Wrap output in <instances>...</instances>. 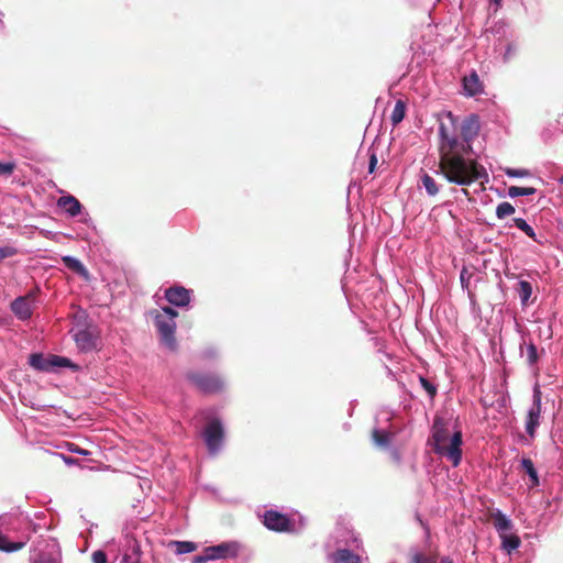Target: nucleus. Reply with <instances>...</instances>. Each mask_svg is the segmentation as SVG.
<instances>
[{
    "instance_id": "7",
    "label": "nucleus",
    "mask_w": 563,
    "mask_h": 563,
    "mask_svg": "<svg viewBox=\"0 0 563 563\" xmlns=\"http://www.w3.org/2000/svg\"><path fill=\"white\" fill-rule=\"evenodd\" d=\"M38 289L31 290L25 296H20L11 302V311L20 320H27L31 318L35 308V301Z\"/></svg>"
},
{
    "instance_id": "45",
    "label": "nucleus",
    "mask_w": 563,
    "mask_h": 563,
    "mask_svg": "<svg viewBox=\"0 0 563 563\" xmlns=\"http://www.w3.org/2000/svg\"><path fill=\"white\" fill-rule=\"evenodd\" d=\"M464 273H465V269H463L461 273V282L463 285H464V282L466 280V277H464Z\"/></svg>"
},
{
    "instance_id": "23",
    "label": "nucleus",
    "mask_w": 563,
    "mask_h": 563,
    "mask_svg": "<svg viewBox=\"0 0 563 563\" xmlns=\"http://www.w3.org/2000/svg\"><path fill=\"white\" fill-rule=\"evenodd\" d=\"M411 561L412 563H453L449 556H444L438 562L435 555L424 553H415Z\"/></svg>"
},
{
    "instance_id": "9",
    "label": "nucleus",
    "mask_w": 563,
    "mask_h": 563,
    "mask_svg": "<svg viewBox=\"0 0 563 563\" xmlns=\"http://www.w3.org/2000/svg\"><path fill=\"white\" fill-rule=\"evenodd\" d=\"M263 523L267 529L276 532H289L294 527L288 516L277 510H266L263 516Z\"/></svg>"
},
{
    "instance_id": "47",
    "label": "nucleus",
    "mask_w": 563,
    "mask_h": 563,
    "mask_svg": "<svg viewBox=\"0 0 563 563\" xmlns=\"http://www.w3.org/2000/svg\"><path fill=\"white\" fill-rule=\"evenodd\" d=\"M495 4L499 5L501 0H492Z\"/></svg>"
},
{
    "instance_id": "32",
    "label": "nucleus",
    "mask_w": 563,
    "mask_h": 563,
    "mask_svg": "<svg viewBox=\"0 0 563 563\" xmlns=\"http://www.w3.org/2000/svg\"><path fill=\"white\" fill-rule=\"evenodd\" d=\"M515 225L525 232L529 238L536 240V232L531 225L527 223V221L522 218H515L514 219Z\"/></svg>"
},
{
    "instance_id": "20",
    "label": "nucleus",
    "mask_w": 563,
    "mask_h": 563,
    "mask_svg": "<svg viewBox=\"0 0 563 563\" xmlns=\"http://www.w3.org/2000/svg\"><path fill=\"white\" fill-rule=\"evenodd\" d=\"M500 539L501 547L507 553H511L517 550L521 544L520 538L515 533H505L500 536Z\"/></svg>"
},
{
    "instance_id": "4",
    "label": "nucleus",
    "mask_w": 563,
    "mask_h": 563,
    "mask_svg": "<svg viewBox=\"0 0 563 563\" xmlns=\"http://www.w3.org/2000/svg\"><path fill=\"white\" fill-rule=\"evenodd\" d=\"M457 120L452 112H446L444 119L439 122V153L449 152L454 148H463L466 144L461 143L457 137Z\"/></svg>"
},
{
    "instance_id": "16",
    "label": "nucleus",
    "mask_w": 563,
    "mask_h": 563,
    "mask_svg": "<svg viewBox=\"0 0 563 563\" xmlns=\"http://www.w3.org/2000/svg\"><path fill=\"white\" fill-rule=\"evenodd\" d=\"M62 262L64 263V265L70 269L71 272L78 274L79 276H81L84 279L86 280H89L90 278V275H89V272L88 269L82 265V263L73 257V256H69V255H66V256H63L62 257Z\"/></svg>"
},
{
    "instance_id": "28",
    "label": "nucleus",
    "mask_w": 563,
    "mask_h": 563,
    "mask_svg": "<svg viewBox=\"0 0 563 563\" xmlns=\"http://www.w3.org/2000/svg\"><path fill=\"white\" fill-rule=\"evenodd\" d=\"M517 292L519 295V298L523 305H526L531 297L532 294V286L527 280H520L518 283Z\"/></svg>"
},
{
    "instance_id": "37",
    "label": "nucleus",
    "mask_w": 563,
    "mask_h": 563,
    "mask_svg": "<svg viewBox=\"0 0 563 563\" xmlns=\"http://www.w3.org/2000/svg\"><path fill=\"white\" fill-rule=\"evenodd\" d=\"M505 173L509 177H527L530 174L528 169H515V168H506Z\"/></svg>"
},
{
    "instance_id": "15",
    "label": "nucleus",
    "mask_w": 563,
    "mask_h": 563,
    "mask_svg": "<svg viewBox=\"0 0 563 563\" xmlns=\"http://www.w3.org/2000/svg\"><path fill=\"white\" fill-rule=\"evenodd\" d=\"M31 563H62V551L58 547L54 551H38L31 558Z\"/></svg>"
},
{
    "instance_id": "35",
    "label": "nucleus",
    "mask_w": 563,
    "mask_h": 563,
    "mask_svg": "<svg viewBox=\"0 0 563 563\" xmlns=\"http://www.w3.org/2000/svg\"><path fill=\"white\" fill-rule=\"evenodd\" d=\"M18 253V250L13 246H0V261L7 257H12Z\"/></svg>"
},
{
    "instance_id": "34",
    "label": "nucleus",
    "mask_w": 563,
    "mask_h": 563,
    "mask_svg": "<svg viewBox=\"0 0 563 563\" xmlns=\"http://www.w3.org/2000/svg\"><path fill=\"white\" fill-rule=\"evenodd\" d=\"M420 383L423 389L429 394L431 398H433L437 395V387L430 383L427 378L420 377Z\"/></svg>"
},
{
    "instance_id": "6",
    "label": "nucleus",
    "mask_w": 563,
    "mask_h": 563,
    "mask_svg": "<svg viewBox=\"0 0 563 563\" xmlns=\"http://www.w3.org/2000/svg\"><path fill=\"white\" fill-rule=\"evenodd\" d=\"M202 438L210 454L219 452L224 439V429L220 419L214 418L207 423Z\"/></svg>"
},
{
    "instance_id": "26",
    "label": "nucleus",
    "mask_w": 563,
    "mask_h": 563,
    "mask_svg": "<svg viewBox=\"0 0 563 563\" xmlns=\"http://www.w3.org/2000/svg\"><path fill=\"white\" fill-rule=\"evenodd\" d=\"M169 545L175 548L177 554L191 553L197 550V544L190 541H172Z\"/></svg>"
},
{
    "instance_id": "27",
    "label": "nucleus",
    "mask_w": 563,
    "mask_h": 563,
    "mask_svg": "<svg viewBox=\"0 0 563 563\" xmlns=\"http://www.w3.org/2000/svg\"><path fill=\"white\" fill-rule=\"evenodd\" d=\"M421 183L429 196H435L439 194L440 187L437 184L435 179L431 177L429 174L424 173L422 175Z\"/></svg>"
},
{
    "instance_id": "40",
    "label": "nucleus",
    "mask_w": 563,
    "mask_h": 563,
    "mask_svg": "<svg viewBox=\"0 0 563 563\" xmlns=\"http://www.w3.org/2000/svg\"><path fill=\"white\" fill-rule=\"evenodd\" d=\"M211 561L209 558V553H207V549L203 550V553L194 558V563H207Z\"/></svg>"
},
{
    "instance_id": "12",
    "label": "nucleus",
    "mask_w": 563,
    "mask_h": 563,
    "mask_svg": "<svg viewBox=\"0 0 563 563\" xmlns=\"http://www.w3.org/2000/svg\"><path fill=\"white\" fill-rule=\"evenodd\" d=\"M210 560L234 558L238 555V545L235 543H221L219 545L208 547Z\"/></svg>"
},
{
    "instance_id": "42",
    "label": "nucleus",
    "mask_w": 563,
    "mask_h": 563,
    "mask_svg": "<svg viewBox=\"0 0 563 563\" xmlns=\"http://www.w3.org/2000/svg\"><path fill=\"white\" fill-rule=\"evenodd\" d=\"M376 164H377V157H376V155L373 153V154L371 155V158H369V166H368V172H369L371 174L375 170Z\"/></svg>"
},
{
    "instance_id": "11",
    "label": "nucleus",
    "mask_w": 563,
    "mask_h": 563,
    "mask_svg": "<svg viewBox=\"0 0 563 563\" xmlns=\"http://www.w3.org/2000/svg\"><path fill=\"white\" fill-rule=\"evenodd\" d=\"M165 298L174 306L184 307L190 302V290L183 286H173L166 289Z\"/></svg>"
},
{
    "instance_id": "10",
    "label": "nucleus",
    "mask_w": 563,
    "mask_h": 563,
    "mask_svg": "<svg viewBox=\"0 0 563 563\" xmlns=\"http://www.w3.org/2000/svg\"><path fill=\"white\" fill-rule=\"evenodd\" d=\"M479 129V119L476 114L466 117L460 128L462 137L460 142L464 144H471V142L478 135Z\"/></svg>"
},
{
    "instance_id": "24",
    "label": "nucleus",
    "mask_w": 563,
    "mask_h": 563,
    "mask_svg": "<svg viewBox=\"0 0 563 563\" xmlns=\"http://www.w3.org/2000/svg\"><path fill=\"white\" fill-rule=\"evenodd\" d=\"M25 547V542H11L9 538L0 532V551L3 552H15Z\"/></svg>"
},
{
    "instance_id": "8",
    "label": "nucleus",
    "mask_w": 563,
    "mask_h": 563,
    "mask_svg": "<svg viewBox=\"0 0 563 563\" xmlns=\"http://www.w3.org/2000/svg\"><path fill=\"white\" fill-rule=\"evenodd\" d=\"M533 401L531 408L528 410L527 420H526V431L530 438H534L537 428L540 424L541 419V399L542 393L540 390V386L536 385L533 388Z\"/></svg>"
},
{
    "instance_id": "3",
    "label": "nucleus",
    "mask_w": 563,
    "mask_h": 563,
    "mask_svg": "<svg viewBox=\"0 0 563 563\" xmlns=\"http://www.w3.org/2000/svg\"><path fill=\"white\" fill-rule=\"evenodd\" d=\"M154 323L159 334L161 342L170 351H175L177 342L175 338L176 321L178 312L170 308L164 307L161 310L152 311Z\"/></svg>"
},
{
    "instance_id": "43",
    "label": "nucleus",
    "mask_w": 563,
    "mask_h": 563,
    "mask_svg": "<svg viewBox=\"0 0 563 563\" xmlns=\"http://www.w3.org/2000/svg\"><path fill=\"white\" fill-rule=\"evenodd\" d=\"M122 563H140V560L136 559L134 561H131V558L129 555H124L122 559Z\"/></svg>"
},
{
    "instance_id": "46",
    "label": "nucleus",
    "mask_w": 563,
    "mask_h": 563,
    "mask_svg": "<svg viewBox=\"0 0 563 563\" xmlns=\"http://www.w3.org/2000/svg\"><path fill=\"white\" fill-rule=\"evenodd\" d=\"M464 273H465V269H463L461 273V282L463 285H464V282L466 280V277H464Z\"/></svg>"
},
{
    "instance_id": "44",
    "label": "nucleus",
    "mask_w": 563,
    "mask_h": 563,
    "mask_svg": "<svg viewBox=\"0 0 563 563\" xmlns=\"http://www.w3.org/2000/svg\"><path fill=\"white\" fill-rule=\"evenodd\" d=\"M64 461L67 463V464H73L75 463V460L73 457H69V456H64Z\"/></svg>"
},
{
    "instance_id": "13",
    "label": "nucleus",
    "mask_w": 563,
    "mask_h": 563,
    "mask_svg": "<svg viewBox=\"0 0 563 563\" xmlns=\"http://www.w3.org/2000/svg\"><path fill=\"white\" fill-rule=\"evenodd\" d=\"M490 519L499 537L508 533L514 528L512 521L498 509L490 514Z\"/></svg>"
},
{
    "instance_id": "38",
    "label": "nucleus",
    "mask_w": 563,
    "mask_h": 563,
    "mask_svg": "<svg viewBox=\"0 0 563 563\" xmlns=\"http://www.w3.org/2000/svg\"><path fill=\"white\" fill-rule=\"evenodd\" d=\"M92 563H108L107 553L102 550H97L91 555Z\"/></svg>"
},
{
    "instance_id": "19",
    "label": "nucleus",
    "mask_w": 563,
    "mask_h": 563,
    "mask_svg": "<svg viewBox=\"0 0 563 563\" xmlns=\"http://www.w3.org/2000/svg\"><path fill=\"white\" fill-rule=\"evenodd\" d=\"M521 468L528 474V476L530 477V486L531 487H537L539 486L540 482H539V476H538V472L534 467V464L532 462L531 459L529 457H523L521 460Z\"/></svg>"
},
{
    "instance_id": "41",
    "label": "nucleus",
    "mask_w": 563,
    "mask_h": 563,
    "mask_svg": "<svg viewBox=\"0 0 563 563\" xmlns=\"http://www.w3.org/2000/svg\"><path fill=\"white\" fill-rule=\"evenodd\" d=\"M68 449H69L70 452L77 453V454H80V455H88L89 454V452L87 450L81 449L77 444H74V443H70L68 445Z\"/></svg>"
},
{
    "instance_id": "1",
    "label": "nucleus",
    "mask_w": 563,
    "mask_h": 563,
    "mask_svg": "<svg viewBox=\"0 0 563 563\" xmlns=\"http://www.w3.org/2000/svg\"><path fill=\"white\" fill-rule=\"evenodd\" d=\"M472 145L439 153V170L449 183L457 186H470L476 181L488 183L486 168L474 158H468Z\"/></svg>"
},
{
    "instance_id": "5",
    "label": "nucleus",
    "mask_w": 563,
    "mask_h": 563,
    "mask_svg": "<svg viewBox=\"0 0 563 563\" xmlns=\"http://www.w3.org/2000/svg\"><path fill=\"white\" fill-rule=\"evenodd\" d=\"M186 378L203 394H216L223 389L222 379L214 374L188 372Z\"/></svg>"
},
{
    "instance_id": "2",
    "label": "nucleus",
    "mask_w": 563,
    "mask_h": 563,
    "mask_svg": "<svg viewBox=\"0 0 563 563\" xmlns=\"http://www.w3.org/2000/svg\"><path fill=\"white\" fill-rule=\"evenodd\" d=\"M462 442L461 431L451 435L446 422L440 417L434 418L429 444L437 454L445 456L453 466H457L462 460Z\"/></svg>"
},
{
    "instance_id": "18",
    "label": "nucleus",
    "mask_w": 563,
    "mask_h": 563,
    "mask_svg": "<svg viewBox=\"0 0 563 563\" xmlns=\"http://www.w3.org/2000/svg\"><path fill=\"white\" fill-rule=\"evenodd\" d=\"M333 563H361L357 554L347 549H339L332 554Z\"/></svg>"
},
{
    "instance_id": "17",
    "label": "nucleus",
    "mask_w": 563,
    "mask_h": 563,
    "mask_svg": "<svg viewBox=\"0 0 563 563\" xmlns=\"http://www.w3.org/2000/svg\"><path fill=\"white\" fill-rule=\"evenodd\" d=\"M463 85L467 96L473 97L483 91L479 77L475 71H473L470 76L464 77Z\"/></svg>"
},
{
    "instance_id": "39",
    "label": "nucleus",
    "mask_w": 563,
    "mask_h": 563,
    "mask_svg": "<svg viewBox=\"0 0 563 563\" xmlns=\"http://www.w3.org/2000/svg\"><path fill=\"white\" fill-rule=\"evenodd\" d=\"M77 343L81 344L84 347L88 346L90 343V335L87 331H79L76 334Z\"/></svg>"
},
{
    "instance_id": "33",
    "label": "nucleus",
    "mask_w": 563,
    "mask_h": 563,
    "mask_svg": "<svg viewBox=\"0 0 563 563\" xmlns=\"http://www.w3.org/2000/svg\"><path fill=\"white\" fill-rule=\"evenodd\" d=\"M538 350L533 343L527 346V361L530 365H534L538 362Z\"/></svg>"
},
{
    "instance_id": "22",
    "label": "nucleus",
    "mask_w": 563,
    "mask_h": 563,
    "mask_svg": "<svg viewBox=\"0 0 563 563\" xmlns=\"http://www.w3.org/2000/svg\"><path fill=\"white\" fill-rule=\"evenodd\" d=\"M372 439L379 448H387L391 441V433L386 430L374 429L372 431Z\"/></svg>"
},
{
    "instance_id": "14",
    "label": "nucleus",
    "mask_w": 563,
    "mask_h": 563,
    "mask_svg": "<svg viewBox=\"0 0 563 563\" xmlns=\"http://www.w3.org/2000/svg\"><path fill=\"white\" fill-rule=\"evenodd\" d=\"M57 206L71 217H76L81 212V203L76 197L70 195L62 196L57 201Z\"/></svg>"
},
{
    "instance_id": "21",
    "label": "nucleus",
    "mask_w": 563,
    "mask_h": 563,
    "mask_svg": "<svg viewBox=\"0 0 563 563\" xmlns=\"http://www.w3.org/2000/svg\"><path fill=\"white\" fill-rule=\"evenodd\" d=\"M29 363L35 369L49 372V356L44 357L42 354L34 353L30 355Z\"/></svg>"
},
{
    "instance_id": "30",
    "label": "nucleus",
    "mask_w": 563,
    "mask_h": 563,
    "mask_svg": "<svg viewBox=\"0 0 563 563\" xmlns=\"http://www.w3.org/2000/svg\"><path fill=\"white\" fill-rule=\"evenodd\" d=\"M73 366L71 361L67 357L58 355H49V371L55 367H70Z\"/></svg>"
},
{
    "instance_id": "48",
    "label": "nucleus",
    "mask_w": 563,
    "mask_h": 563,
    "mask_svg": "<svg viewBox=\"0 0 563 563\" xmlns=\"http://www.w3.org/2000/svg\"><path fill=\"white\" fill-rule=\"evenodd\" d=\"M462 191H463L464 195H466V196L468 195V190L467 189L463 188Z\"/></svg>"
},
{
    "instance_id": "29",
    "label": "nucleus",
    "mask_w": 563,
    "mask_h": 563,
    "mask_svg": "<svg viewBox=\"0 0 563 563\" xmlns=\"http://www.w3.org/2000/svg\"><path fill=\"white\" fill-rule=\"evenodd\" d=\"M536 192V188L533 187H518V186H510L508 188V195L511 198L519 197V196H530Z\"/></svg>"
},
{
    "instance_id": "31",
    "label": "nucleus",
    "mask_w": 563,
    "mask_h": 563,
    "mask_svg": "<svg viewBox=\"0 0 563 563\" xmlns=\"http://www.w3.org/2000/svg\"><path fill=\"white\" fill-rule=\"evenodd\" d=\"M515 213V207L510 202H501L496 208V216L499 219H505Z\"/></svg>"
},
{
    "instance_id": "36",
    "label": "nucleus",
    "mask_w": 563,
    "mask_h": 563,
    "mask_svg": "<svg viewBox=\"0 0 563 563\" xmlns=\"http://www.w3.org/2000/svg\"><path fill=\"white\" fill-rule=\"evenodd\" d=\"M15 169V164L12 162H0V175L10 176Z\"/></svg>"
},
{
    "instance_id": "25",
    "label": "nucleus",
    "mask_w": 563,
    "mask_h": 563,
    "mask_svg": "<svg viewBox=\"0 0 563 563\" xmlns=\"http://www.w3.org/2000/svg\"><path fill=\"white\" fill-rule=\"evenodd\" d=\"M406 114V103L402 100H397L396 104L390 114V121L393 126L398 125L405 118Z\"/></svg>"
}]
</instances>
